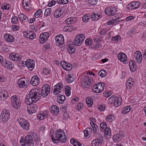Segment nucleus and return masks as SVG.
Masks as SVG:
<instances>
[{"label": "nucleus", "instance_id": "c9c22d12", "mask_svg": "<svg viewBox=\"0 0 146 146\" xmlns=\"http://www.w3.org/2000/svg\"><path fill=\"white\" fill-rule=\"evenodd\" d=\"M75 48L71 44L68 45L67 48L69 54H72L74 53L75 51Z\"/></svg>", "mask_w": 146, "mask_h": 146}, {"label": "nucleus", "instance_id": "9d476101", "mask_svg": "<svg viewBox=\"0 0 146 146\" xmlns=\"http://www.w3.org/2000/svg\"><path fill=\"white\" fill-rule=\"evenodd\" d=\"M140 5V3L139 1H134L127 5L126 8L130 11L133 10L139 7Z\"/></svg>", "mask_w": 146, "mask_h": 146}, {"label": "nucleus", "instance_id": "1a4fd4ad", "mask_svg": "<svg viewBox=\"0 0 146 146\" xmlns=\"http://www.w3.org/2000/svg\"><path fill=\"white\" fill-rule=\"evenodd\" d=\"M116 9L111 6L106 8L104 11L105 14L110 16H112L115 15L116 14Z\"/></svg>", "mask_w": 146, "mask_h": 146}, {"label": "nucleus", "instance_id": "ddd939ff", "mask_svg": "<svg viewBox=\"0 0 146 146\" xmlns=\"http://www.w3.org/2000/svg\"><path fill=\"white\" fill-rule=\"evenodd\" d=\"M54 87L53 94L54 95H57L61 92L62 89L63 88V85L62 83L59 82L55 85Z\"/></svg>", "mask_w": 146, "mask_h": 146}, {"label": "nucleus", "instance_id": "7c9ffc66", "mask_svg": "<svg viewBox=\"0 0 146 146\" xmlns=\"http://www.w3.org/2000/svg\"><path fill=\"white\" fill-rule=\"evenodd\" d=\"M76 20L75 17H69L65 20V21L67 25L74 24L76 22Z\"/></svg>", "mask_w": 146, "mask_h": 146}, {"label": "nucleus", "instance_id": "79ce46f5", "mask_svg": "<svg viewBox=\"0 0 146 146\" xmlns=\"http://www.w3.org/2000/svg\"><path fill=\"white\" fill-rule=\"evenodd\" d=\"M91 19V17L88 14H85L82 18V21L84 22H88Z\"/></svg>", "mask_w": 146, "mask_h": 146}, {"label": "nucleus", "instance_id": "de8ad7c7", "mask_svg": "<svg viewBox=\"0 0 146 146\" xmlns=\"http://www.w3.org/2000/svg\"><path fill=\"white\" fill-rule=\"evenodd\" d=\"M66 80L69 83H71L74 80V79L70 74L66 77Z\"/></svg>", "mask_w": 146, "mask_h": 146}, {"label": "nucleus", "instance_id": "f03ea898", "mask_svg": "<svg viewBox=\"0 0 146 146\" xmlns=\"http://www.w3.org/2000/svg\"><path fill=\"white\" fill-rule=\"evenodd\" d=\"M64 134V131L60 130H58L55 132V137L52 135L51 136L52 141L56 143H58L59 141L62 143L65 142L66 141L67 138L65 137Z\"/></svg>", "mask_w": 146, "mask_h": 146}, {"label": "nucleus", "instance_id": "7ed1b4c3", "mask_svg": "<svg viewBox=\"0 0 146 146\" xmlns=\"http://www.w3.org/2000/svg\"><path fill=\"white\" fill-rule=\"evenodd\" d=\"M92 80L93 78L91 76H82L80 80L82 86L88 88L90 86Z\"/></svg>", "mask_w": 146, "mask_h": 146}, {"label": "nucleus", "instance_id": "f3484780", "mask_svg": "<svg viewBox=\"0 0 146 146\" xmlns=\"http://www.w3.org/2000/svg\"><path fill=\"white\" fill-rule=\"evenodd\" d=\"M27 84V81L24 78H20L17 81V84L18 86L20 88H26Z\"/></svg>", "mask_w": 146, "mask_h": 146}, {"label": "nucleus", "instance_id": "a19ab883", "mask_svg": "<svg viewBox=\"0 0 146 146\" xmlns=\"http://www.w3.org/2000/svg\"><path fill=\"white\" fill-rule=\"evenodd\" d=\"M115 116L112 114H109L106 117V120L107 121L112 122L114 119Z\"/></svg>", "mask_w": 146, "mask_h": 146}, {"label": "nucleus", "instance_id": "6ab92c4d", "mask_svg": "<svg viewBox=\"0 0 146 146\" xmlns=\"http://www.w3.org/2000/svg\"><path fill=\"white\" fill-rule=\"evenodd\" d=\"M103 139V137L102 136L99 138L93 140L92 142V146H101Z\"/></svg>", "mask_w": 146, "mask_h": 146}, {"label": "nucleus", "instance_id": "052dcab7", "mask_svg": "<svg viewBox=\"0 0 146 146\" xmlns=\"http://www.w3.org/2000/svg\"><path fill=\"white\" fill-rule=\"evenodd\" d=\"M68 0H57L58 3L62 5H66L68 3Z\"/></svg>", "mask_w": 146, "mask_h": 146}, {"label": "nucleus", "instance_id": "473e14b6", "mask_svg": "<svg viewBox=\"0 0 146 146\" xmlns=\"http://www.w3.org/2000/svg\"><path fill=\"white\" fill-rule=\"evenodd\" d=\"M18 16L20 20L23 22H27L29 19L27 16L22 13H20Z\"/></svg>", "mask_w": 146, "mask_h": 146}, {"label": "nucleus", "instance_id": "bb28decb", "mask_svg": "<svg viewBox=\"0 0 146 146\" xmlns=\"http://www.w3.org/2000/svg\"><path fill=\"white\" fill-rule=\"evenodd\" d=\"M63 7L56 9L54 12V15L55 17L58 18L60 17L64 13Z\"/></svg>", "mask_w": 146, "mask_h": 146}, {"label": "nucleus", "instance_id": "0eeeda50", "mask_svg": "<svg viewBox=\"0 0 146 146\" xmlns=\"http://www.w3.org/2000/svg\"><path fill=\"white\" fill-rule=\"evenodd\" d=\"M10 112L9 110H5L1 113L0 116V120L5 123L10 118Z\"/></svg>", "mask_w": 146, "mask_h": 146}, {"label": "nucleus", "instance_id": "49530a36", "mask_svg": "<svg viewBox=\"0 0 146 146\" xmlns=\"http://www.w3.org/2000/svg\"><path fill=\"white\" fill-rule=\"evenodd\" d=\"M105 136H110L111 135V130L109 127H107L103 130Z\"/></svg>", "mask_w": 146, "mask_h": 146}, {"label": "nucleus", "instance_id": "cd10ccee", "mask_svg": "<svg viewBox=\"0 0 146 146\" xmlns=\"http://www.w3.org/2000/svg\"><path fill=\"white\" fill-rule=\"evenodd\" d=\"M90 17L92 21H96L101 18L102 16L99 14L93 12L91 14Z\"/></svg>", "mask_w": 146, "mask_h": 146}, {"label": "nucleus", "instance_id": "dca6fc26", "mask_svg": "<svg viewBox=\"0 0 146 146\" xmlns=\"http://www.w3.org/2000/svg\"><path fill=\"white\" fill-rule=\"evenodd\" d=\"M34 62L32 59H27L25 62L26 67L30 71H32L34 68L35 64Z\"/></svg>", "mask_w": 146, "mask_h": 146}, {"label": "nucleus", "instance_id": "4c0bfd02", "mask_svg": "<svg viewBox=\"0 0 146 146\" xmlns=\"http://www.w3.org/2000/svg\"><path fill=\"white\" fill-rule=\"evenodd\" d=\"M39 92L40 93V94L41 95V96H42L43 97L45 98L48 95L50 91L45 90L39 89Z\"/></svg>", "mask_w": 146, "mask_h": 146}, {"label": "nucleus", "instance_id": "72a5a7b5", "mask_svg": "<svg viewBox=\"0 0 146 146\" xmlns=\"http://www.w3.org/2000/svg\"><path fill=\"white\" fill-rule=\"evenodd\" d=\"M4 38L7 41L13 42L14 41V38L13 36L8 34H6L4 35Z\"/></svg>", "mask_w": 146, "mask_h": 146}, {"label": "nucleus", "instance_id": "680f3d73", "mask_svg": "<svg viewBox=\"0 0 146 146\" xmlns=\"http://www.w3.org/2000/svg\"><path fill=\"white\" fill-rule=\"evenodd\" d=\"M43 72L45 75H50L51 70L46 68H44L43 70Z\"/></svg>", "mask_w": 146, "mask_h": 146}, {"label": "nucleus", "instance_id": "69168bd1", "mask_svg": "<svg viewBox=\"0 0 146 146\" xmlns=\"http://www.w3.org/2000/svg\"><path fill=\"white\" fill-rule=\"evenodd\" d=\"M18 18L16 16L13 17L11 18V22L13 24H17Z\"/></svg>", "mask_w": 146, "mask_h": 146}, {"label": "nucleus", "instance_id": "09e8293b", "mask_svg": "<svg viewBox=\"0 0 146 146\" xmlns=\"http://www.w3.org/2000/svg\"><path fill=\"white\" fill-rule=\"evenodd\" d=\"M42 12L40 9H39L35 13L34 17L36 18H39L42 14Z\"/></svg>", "mask_w": 146, "mask_h": 146}, {"label": "nucleus", "instance_id": "774afa93", "mask_svg": "<svg viewBox=\"0 0 146 146\" xmlns=\"http://www.w3.org/2000/svg\"><path fill=\"white\" fill-rule=\"evenodd\" d=\"M121 38L120 36L119 35H117L115 36L112 37L111 40L112 41L116 42L118 41L119 40V38Z\"/></svg>", "mask_w": 146, "mask_h": 146}, {"label": "nucleus", "instance_id": "8fccbe9b", "mask_svg": "<svg viewBox=\"0 0 146 146\" xmlns=\"http://www.w3.org/2000/svg\"><path fill=\"white\" fill-rule=\"evenodd\" d=\"M71 88L69 86H66V87L65 94L67 96H69L71 93Z\"/></svg>", "mask_w": 146, "mask_h": 146}, {"label": "nucleus", "instance_id": "4d7b16f0", "mask_svg": "<svg viewBox=\"0 0 146 146\" xmlns=\"http://www.w3.org/2000/svg\"><path fill=\"white\" fill-rule=\"evenodd\" d=\"M93 39L95 42L98 43L100 41V37L98 35H95L93 36Z\"/></svg>", "mask_w": 146, "mask_h": 146}, {"label": "nucleus", "instance_id": "ea45409f", "mask_svg": "<svg viewBox=\"0 0 146 146\" xmlns=\"http://www.w3.org/2000/svg\"><path fill=\"white\" fill-rule=\"evenodd\" d=\"M13 65L12 63L9 61L5 62V66L8 69H12L13 68Z\"/></svg>", "mask_w": 146, "mask_h": 146}, {"label": "nucleus", "instance_id": "864d4df0", "mask_svg": "<svg viewBox=\"0 0 146 146\" xmlns=\"http://www.w3.org/2000/svg\"><path fill=\"white\" fill-rule=\"evenodd\" d=\"M51 11V9L50 8L46 9L45 10L44 15L46 17L50 16Z\"/></svg>", "mask_w": 146, "mask_h": 146}, {"label": "nucleus", "instance_id": "b1692460", "mask_svg": "<svg viewBox=\"0 0 146 146\" xmlns=\"http://www.w3.org/2000/svg\"><path fill=\"white\" fill-rule=\"evenodd\" d=\"M39 82V79L37 76H33L31 78L30 81L31 84L33 86L37 85Z\"/></svg>", "mask_w": 146, "mask_h": 146}, {"label": "nucleus", "instance_id": "c85d7f7f", "mask_svg": "<svg viewBox=\"0 0 146 146\" xmlns=\"http://www.w3.org/2000/svg\"><path fill=\"white\" fill-rule=\"evenodd\" d=\"M92 132V129L91 127H88L84 131V137H90L91 136Z\"/></svg>", "mask_w": 146, "mask_h": 146}, {"label": "nucleus", "instance_id": "f257e3e1", "mask_svg": "<svg viewBox=\"0 0 146 146\" xmlns=\"http://www.w3.org/2000/svg\"><path fill=\"white\" fill-rule=\"evenodd\" d=\"M40 93L39 89H34L31 90L25 98V103L28 105L36 102L41 98Z\"/></svg>", "mask_w": 146, "mask_h": 146}, {"label": "nucleus", "instance_id": "5fc2aeb1", "mask_svg": "<svg viewBox=\"0 0 146 146\" xmlns=\"http://www.w3.org/2000/svg\"><path fill=\"white\" fill-rule=\"evenodd\" d=\"M92 40L90 38H87L85 41V44L87 46H91L93 43Z\"/></svg>", "mask_w": 146, "mask_h": 146}, {"label": "nucleus", "instance_id": "9b49d317", "mask_svg": "<svg viewBox=\"0 0 146 146\" xmlns=\"http://www.w3.org/2000/svg\"><path fill=\"white\" fill-rule=\"evenodd\" d=\"M47 111H44L38 113L37 116V119L40 121H41L46 119L48 115Z\"/></svg>", "mask_w": 146, "mask_h": 146}, {"label": "nucleus", "instance_id": "603ef678", "mask_svg": "<svg viewBox=\"0 0 146 146\" xmlns=\"http://www.w3.org/2000/svg\"><path fill=\"white\" fill-rule=\"evenodd\" d=\"M107 125L105 122H102L100 124V129L101 131H103L107 127Z\"/></svg>", "mask_w": 146, "mask_h": 146}, {"label": "nucleus", "instance_id": "aec40b11", "mask_svg": "<svg viewBox=\"0 0 146 146\" xmlns=\"http://www.w3.org/2000/svg\"><path fill=\"white\" fill-rule=\"evenodd\" d=\"M9 96L7 91L4 90H0V100L3 101Z\"/></svg>", "mask_w": 146, "mask_h": 146}, {"label": "nucleus", "instance_id": "6e6552de", "mask_svg": "<svg viewBox=\"0 0 146 146\" xmlns=\"http://www.w3.org/2000/svg\"><path fill=\"white\" fill-rule=\"evenodd\" d=\"M85 35L84 34H79L77 35L75 38L74 43L76 46H79L81 45L85 38Z\"/></svg>", "mask_w": 146, "mask_h": 146}, {"label": "nucleus", "instance_id": "bf43d9fd", "mask_svg": "<svg viewBox=\"0 0 146 146\" xmlns=\"http://www.w3.org/2000/svg\"><path fill=\"white\" fill-rule=\"evenodd\" d=\"M115 95H113L111 97L108 99V104H113V102H114V100L115 99Z\"/></svg>", "mask_w": 146, "mask_h": 146}, {"label": "nucleus", "instance_id": "2f4dec72", "mask_svg": "<svg viewBox=\"0 0 146 146\" xmlns=\"http://www.w3.org/2000/svg\"><path fill=\"white\" fill-rule=\"evenodd\" d=\"M133 79L132 78H129L127 81L126 83V86L127 89H129L130 87H132L133 85L134 82L132 81Z\"/></svg>", "mask_w": 146, "mask_h": 146}, {"label": "nucleus", "instance_id": "3c124183", "mask_svg": "<svg viewBox=\"0 0 146 146\" xmlns=\"http://www.w3.org/2000/svg\"><path fill=\"white\" fill-rule=\"evenodd\" d=\"M106 70L102 69L100 71L98 72V75L101 77H104L106 75Z\"/></svg>", "mask_w": 146, "mask_h": 146}, {"label": "nucleus", "instance_id": "c03bdc74", "mask_svg": "<svg viewBox=\"0 0 146 146\" xmlns=\"http://www.w3.org/2000/svg\"><path fill=\"white\" fill-rule=\"evenodd\" d=\"M92 128L94 131V135L96 136L98 133L99 131L98 127L97 125H95Z\"/></svg>", "mask_w": 146, "mask_h": 146}, {"label": "nucleus", "instance_id": "c756f323", "mask_svg": "<svg viewBox=\"0 0 146 146\" xmlns=\"http://www.w3.org/2000/svg\"><path fill=\"white\" fill-rule=\"evenodd\" d=\"M113 102V104L114 106L116 107H117L121 105V99L119 97H117L115 96V99Z\"/></svg>", "mask_w": 146, "mask_h": 146}, {"label": "nucleus", "instance_id": "412c9836", "mask_svg": "<svg viewBox=\"0 0 146 146\" xmlns=\"http://www.w3.org/2000/svg\"><path fill=\"white\" fill-rule=\"evenodd\" d=\"M22 57L18 54L13 53L9 55V58L11 60L15 61H20Z\"/></svg>", "mask_w": 146, "mask_h": 146}, {"label": "nucleus", "instance_id": "0e129e2a", "mask_svg": "<svg viewBox=\"0 0 146 146\" xmlns=\"http://www.w3.org/2000/svg\"><path fill=\"white\" fill-rule=\"evenodd\" d=\"M92 90L93 91L96 93H100V91H98L99 89L97 84H95L93 87Z\"/></svg>", "mask_w": 146, "mask_h": 146}, {"label": "nucleus", "instance_id": "a18cd8bd", "mask_svg": "<svg viewBox=\"0 0 146 146\" xmlns=\"http://www.w3.org/2000/svg\"><path fill=\"white\" fill-rule=\"evenodd\" d=\"M97 86L98 87V91H100V93L102 92L104 89L105 84L103 83H99L97 84Z\"/></svg>", "mask_w": 146, "mask_h": 146}, {"label": "nucleus", "instance_id": "e433bc0d", "mask_svg": "<svg viewBox=\"0 0 146 146\" xmlns=\"http://www.w3.org/2000/svg\"><path fill=\"white\" fill-rule=\"evenodd\" d=\"M131 108L130 106H127L124 107L121 112L123 114H125L129 112L131 110Z\"/></svg>", "mask_w": 146, "mask_h": 146}, {"label": "nucleus", "instance_id": "a878e982", "mask_svg": "<svg viewBox=\"0 0 146 146\" xmlns=\"http://www.w3.org/2000/svg\"><path fill=\"white\" fill-rule=\"evenodd\" d=\"M51 113L54 115H57L59 112L58 107L55 105H52L50 108Z\"/></svg>", "mask_w": 146, "mask_h": 146}, {"label": "nucleus", "instance_id": "20e7f679", "mask_svg": "<svg viewBox=\"0 0 146 146\" xmlns=\"http://www.w3.org/2000/svg\"><path fill=\"white\" fill-rule=\"evenodd\" d=\"M17 121L23 129L25 131L29 130V123L27 120L23 118H19Z\"/></svg>", "mask_w": 146, "mask_h": 146}, {"label": "nucleus", "instance_id": "e2e57ef3", "mask_svg": "<svg viewBox=\"0 0 146 146\" xmlns=\"http://www.w3.org/2000/svg\"><path fill=\"white\" fill-rule=\"evenodd\" d=\"M11 7L10 5L7 4H3L1 5V8L3 10L9 9Z\"/></svg>", "mask_w": 146, "mask_h": 146}, {"label": "nucleus", "instance_id": "6e6d98bb", "mask_svg": "<svg viewBox=\"0 0 146 146\" xmlns=\"http://www.w3.org/2000/svg\"><path fill=\"white\" fill-rule=\"evenodd\" d=\"M42 90L50 91V89L49 85L48 84H44L42 87Z\"/></svg>", "mask_w": 146, "mask_h": 146}, {"label": "nucleus", "instance_id": "f8f14e48", "mask_svg": "<svg viewBox=\"0 0 146 146\" xmlns=\"http://www.w3.org/2000/svg\"><path fill=\"white\" fill-rule=\"evenodd\" d=\"M49 37V35L48 32H45L41 34L39 37V41L40 44L44 43Z\"/></svg>", "mask_w": 146, "mask_h": 146}, {"label": "nucleus", "instance_id": "5701e85b", "mask_svg": "<svg viewBox=\"0 0 146 146\" xmlns=\"http://www.w3.org/2000/svg\"><path fill=\"white\" fill-rule=\"evenodd\" d=\"M124 137L123 135L120 133L114 135L112 139L115 143H118L121 141V139Z\"/></svg>", "mask_w": 146, "mask_h": 146}, {"label": "nucleus", "instance_id": "2eb2a0df", "mask_svg": "<svg viewBox=\"0 0 146 146\" xmlns=\"http://www.w3.org/2000/svg\"><path fill=\"white\" fill-rule=\"evenodd\" d=\"M119 60L124 64L128 63V61L127 60V56L123 52L119 53L117 56Z\"/></svg>", "mask_w": 146, "mask_h": 146}, {"label": "nucleus", "instance_id": "a211bd4d", "mask_svg": "<svg viewBox=\"0 0 146 146\" xmlns=\"http://www.w3.org/2000/svg\"><path fill=\"white\" fill-rule=\"evenodd\" d=\"M29 105H30L31 107L27 108V111L29 114H32L37 111L38 109L37 105L35 104L33 105V104H31Z\"/></svg>", "mask_w": 146, "mask_h": 146}, {"label": "nucleus", "instance_id": "338daca9", "mask_svg": "<svg viewBox=\"0 0 146 146\" xmlns=\"http://www.w3.org/2000/svg\"><path fill=\"white\" fill-rule=\"evenodd\" d=\"M136 29L134 28H132L130 29L129 31L128 32L129 35L130 36H132L135 32Z\"/></svg>", "mask_w": 146, "mask_h": 146}, {"label": "nucleus", "instance_id": "423d86ee", "mask_svg": "<svg viewBox=\"0 0 146 146\" xmlns=\"http://www.w3.org/2000/svg\"><path fill=\"white\" fill-rule=\"evenodd\" d=\"M11 105L15 109H17L20 107L21 102L20 98L16 95L12 96L11 98Z\"/></svg>", "mask_w": 146, "mask_h": 146}, {"label": "nucleus", "instance_id": "58836bf2", "mask_svg": "<svg viewBox=\"0 0 146 146\" xmlns=\"http://www.w3.org/2000/svg\"><path fill=\"white\" fill-rule=\"evenodd\" d=\"M63 66V69L66 70H70L72 68V66L71 64L70 63L66 62V65Z\"/></svg>", "mask_w": 146, "mask_h": 146}, {"label": "nucleus", "instance_id": "13d9d810", "mask_svg": "<svg viewBox=\"0 0 146 146\" xmlns=\"http://www.w3.org/2000/svg\"><path fill=\"white\" fill-rule=\"evenodd\" d=\"M30 36L29 38L33 40L36 38V35L33 31H31L29 33Z\"/></svg>", "mask_w": 146, "mask_h": 146}, {"label": "nucleus", "instance_id": "393cba45", "mask_svg": "<svg viewBox=\"0 0 146 146\" xmlns=\"http://www.w3.org/2000/svg\"><path fill=\"white\" fill-rule=\"evenodd\" d=\"M134 57L137 62L140 63L142 61V55L141 52L139 51H136L134 54Z\"/></svg>", "mask_w": 146, "mask_h": 146}, {"label": "nucleus", "instance_id": "4468645a", "mask_svg": "<svg viewBox=\"0 0 146 146\" xmlns=\"http://www.w3.org/2000/svg\"><path fill=\"white\" fill-rule=\"evenodd\" d=\"M22 4L24 9L29 11H31L32 5L30 0H23Z\"/></svg>", "mask_w": 146, "mask_h": 146}, {"label": "nucleus", "instance_id": "37998d69", "mask_svg": "<svg viewBox=\"0 0 146 146\" xmlns=\"http://www.w3.org/2000/svg\"><path fill=\"white\" fill-rule=\"evenodd\" d=\"M57 100V101L59 103L62 104L64 101L65 97V96L63 95H61L60 96L58 95V96Z\"/></svg>", "mask_w": 146, "mask_h": 146}, {"label": "nucleus", "instance_id": "39448f33", "mask_svg": "<svg viewBox=\"0 0 146 146\" xmlns=\"http://www.w3.org/2000/svg\"><path fill=\"white\" fill-rule=\"evenodd\" d=\"M23 144H21L22 146H34V141L33 137L30 135H27L25 137L24 141H22Z\"/></svg>", "mask_w": 146, "mask_h": 146}, {"label": "nucleus", "instance_id": "f704fd0d", "mask_svg": "<svg viewBox=\"0 0 146 146\" xmlns=\"http://www.w3.org/2000/svg\"><path fill=\"white\" fill-rule=\"evenodd\" d=\"M86 103L87 105L89 107L92 106L93 104V99L92 97H88L86 99Z\"/></svg>", "mask_w": 146, "mask_h": 146}, {"label": "nucleus", "instance_id": "4be33fe9", "mask_svg": "<svg viewBox=\"0 0 146 146\" xmlns=\"http://www.w3.org/2000/svg\"><path fill=\"white\" fill-rule=\"evenodd\" d=\"M55 40L57 44L60 45L64 43V38L61 34L58 35L55 38Z\"/></svg>", "mask_w": 146, "mask_h": 146}]
</instances>
